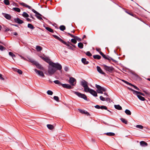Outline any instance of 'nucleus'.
Segmentation results:
<instances>
[{
  "mask_svg": "<svg viewBox=\"0 0 150 150\" xmlns=\"http://www.w3.org/2000/svg\"><path fill=\"white\" fill-rule=\"evenodd\" d=\"M47 63L49 64L48 73L51 75L54 74L57 69L60 70L62 69L61 65L58 63H54L50 59L47 57Z\"/></svg>",
  "mask_w": 150,
  "mask_h": 150,
  "instance_id": "1",
  "label": "nucleus"
},
{
  "mask_svg": "<svg viewBox=\"0 0 150 150\" xmlns=\"http://www.w3.org/2000/svg\"><path fill=\"white\" fill-rule=\"evenodd\" d=\"M96 86L97 88V92L98 93H103V92L102 91H105V89L101 87L100 86L98 85L97 84H96Z\"/></svg>",
  "mask_w": 150,
  "mask_h": 150,
  "instance_id": "2",
  "label": "nucleus"
},
{
  "mask_svg": "<svg viewBox=\"0 0 150 150\" xmlns=\"http://www.w3.org/2000/svg\"><path fill=\"white\" fill-rule=\"evenodd\" d=\"M74 93L79 97L81 98L86 100H87V97L84 94H82L80 93L75 92Z\"/></svg>",
  "mask_w": 150,
  "mask_h": 150,
  "instance_id": "3",
  "label": "nucleus"
},
{
  "mask_svg": "<svg viewBox=\"0 0 150 150\" xmlns=\"http://www.w3.org/2000/svg\"><path fill=\"white\" fill-rule=\"evenodd\" d=\"M103 66L104 69L106 71H108L109 72H111L114 69V68H113L112 67L107 66L105 64L103 65Z\"/></svg>",
  "mask_w": 150,
  "mask_h": 150,
  "instance_id": "4",
  "label": "nucleus"
},
{
  "mask_svg": "<svg viewBox=\"0 0 150 150\" xmlns=\"http://www.w3.org/2000/svg\"><path fill=\"white\" fill-rule=\"evenodd\" d=\"M76 80L75 79L72 77H71L69 78V82L71 85L74 86L76 83Z\"/></svg>",
  "mask_w": 150,
  "mask_h": 150,
  "instance_id": "5",
  "label": "nucleus"
},
{
  "mask_svg": "<svg viewBox=\"0 0 150 150\" xmlns=\"http://www.w3.org/2000/svg\"><path fill=\"white\" fill-rule=\"evenodd\" d=\"M34 70L35 72L38 75L42 77H43L44 76V74L43 72L41 71L40 70H38L36 69H35Z\"/></svg>",
  "mask_w": 150,
  "mask_h": 150,
  "instance_id": "6",
  "label": "nucleus"
},
{
  "mask_svg": "<svg viewBox=\"0 0 150 150\" xmlns=\"http://www.w3.org/2000/svg\"><path fill=\"white\" fill-rule=\"evenodd\" d=\"M62 86L64 88H66L69 89L72 88V87L69 84H62Z\"/></svg>",
  "mask_w": 150,
  "mask_h": 150,
  "instance_id": "7",
  "label": "nucleus"
},
{
  "mask_svg": "<svg viewBox=\"0 0 150 150\" xmlns=\"http://www.w3.org/2000/svg\"><path fill=\"white\" fill-rule=\"evenodd\" d=\"M34 64L36 66V67L39 69H43V67L41 66V65L36 61L35 62V63Z\"/></svg>",
  "mask_w": 150,
  "mask_h": 150,
  "instance_id": "8",
  "label": "nucleus"
},
{
  "mask_svg": "<svg viewBox=\"0 0 150 150\" xmlns=\"http://www.w3.org/2000/svg\"><path fill=\"white\" fill-rule=\"evenodd\" d=\"M97 71L100 73L104 75L105 74V73H104L102 70L101 69L100 67L99 66H97Z\"/></svg>",
  "mask_w": 150,
  "mask_h": 150,
  "instance_id": "9",
  "label": "nucleus"
},
{
  "mask_svg": "<svg viewBox=\"0 0 150 150\" xmlns=\"http://www.w3.org/2000/svg\"><path fill=\"white\" fill-rule=\"evenodd\" d=\"M81 85L83 87V88L88 85V83L84 80L81 81Z\"/></svg>",
  "mask_w": 150,
  "mask_h": 150,
  "instance_id": "10",
  "label": "nucleus"
},
{
  "mask_svg": "<svg viewBox=\"0 0 150 150\" xmlns=\"http://www.w3.org/2000/svg\"><path fill=\"white\" fill-rule=\"evenodd\" d=\"M89 93L95 96H97V94L96 92L93 89H91Z\"/></svg>",
  "mask_w": 150,
  "mask_h": 150,
  "instance_id": "11",
  "label": "nucleus"
},
{
  "mask_svg": "<svg viewBox=\"0 0 150 150\" xmlns=\"http://www.w3.org/2000/svg\"><path fill=\"white\" fill-rule=\"evenodd\" d=\"M15 21L16 22L19 24H22L23 23V21L18 18H17L16 19H15Z\"/></svg>",
  "mask_w": 150,
  "mask_h": 150,
  "instance_id": "12",
  "label": "nucleus"
},
{
  "mask_svg": "<svg viewBox=\"0 0 150 150\" xmlns=\"http://www.w3.org/2000/svg\"><path fill=\"white\" fill-rule=\"evenodd\" d=\"M84 91L85 92H89L91 89H90L88 86V85L84 88Z\"/></svg>",
  "mask_w": 150,
  "mask_h": 150,
  "instance_id": "13",
  "label": "nucleus"
},
{
  "mask_svg": "<svg viewBox=\"0 0 150 150\" xmlns=\"http://www.w3.org/2000/svg\"><path fill=\"white\" fill-rule=\"evenodd\" d=\"M84 91L85 92H89L91 89H90L88 86V85L84 88Z\"/></svg>",
  "mask_w": 150,
  "mask_h": 150,
  "instance_id": "14",
  "label": "nucleus"
},
{
  "mask_svg": "<svg viewBox=\"0 0 150 150\" xmlns=\"http://www.w3.org/2000/svg\"><path fill=\"white\" fill-rule=\"evenodd\" d=\"M53 36L56 39L58 40L59 41H60V42H62L63 43H65L64 42V41L61 38H60L59 37L56 35H53Z\"/></svg>",
  "mask_w": 150,
  "mask_h": 150,
  "instance_id": "15",
  "label": "nucleus"
},
{
  "mask_svg": "<svg viewBox=\"0 0 150 150\" xmlns=\"http://www.w3.org/2000/svg\"><path fill=\"white\" fill-rule=\"evenodd\" d=\"M140 145L142 146H147L148 145L147 143L143 141H142L140 142Z\"/></svg>",
  "mask_w": 150,
  "mask_h": 150,
  "instance_id": "16",
  "label": "nucleus"
},
{
  "mask_svg": "<svg viewBox=\"0 0 150 150\" xmlns=\"http://www.w3.org/2000/svg\"><path fill=\"white\" fill-rule=\"evenodd\" d=\"M3 15L4 17L7 19L10 20L11 18V16L10 15L6 13H3Z\"/></svg>",
  "mask_w": 150,
  "mask_h": 150,
  "instance_id": "17",
  "label": "nucleus"
},
{
  "mask_svg": "<svg viewBox=\"0 0 150 150\" xmlns=\"http://www.w3.org/2000/svg\"><path fill=\"white\" fill-rule=\"evenodd\" d=\"M100 54L104 58L108 59L109 60H110V59L107 57L106 55H105L102 52H100Z\"/></svg>",
  "mask_w": 150,
  "mask_h": 150,
  "instance_id": "18",
  "label": "nucleus"
},
{
  "mask_svg": "<svg viewBox=\"0 0 150 150\" xmlns=\"http://www.w3.org/2000/svg\"><path fill=\"white\" fill-rule=\"evenodd\" d=\"M20 4L21 5L23 6H24L26 8H27L29 9H30L31 7L27 4L24 3H20Z\"/></svg>",
  "mask_w": 150,
  "mask_h": 150,
  "instance_id": "19",
  "label": "nucleus"
},
{
  "mask_svg": "<svg viewBox=\"0 0 150 150\" xmlns=\"http://www.w3.org/2000/svg\"><path fill=\"white\" fill-rule=\"evenodd\" d=\"M47 128L50 130H52L54 128V126L50 124H47Z\"/></svg>",
  "mask_w": 150,
  "mask_h": 150,
  "instance_id": "20",
  "label": "nucleus"
},
{
  "mask_svg": "<svg viewBox=\"0 0 150 150\" xmlns=\"http://www.w3.org/2000/svg\"><path fill=\"white\" fill-rule=\"evenodd\" d=\"M114 107L117 109L118 110H121L122 109V107L120 105H115Z\"/></svg>",
  "mask_w": 150,
  "mask_h": 150,
  "instance_id": "21",
  "label": "nucleus"
},
{
  "mask_svg": "<svg viewBox=\"0 0 150 150\" xmlns=\"http://www.w3.org/2000/svg\"><path fill=\"white\" fill-rule=\"evenodd\" d=\"M36 49L38 52L42 50V48L40 46L37 45L36 47Z\"/></svg>",
  "mask_w": 150,
  "mask_h": 150,
  "instance_id": "22",
  "label": "nucleus"
},
{
  "mask_svg": "<svg viewBox=\"0 0 150 150\" xmlns=\"http://www.w3.org/2000/svg\"><path fill=\"white\" fill-rule=\"evenodd\" d=\"M105 134L108 136H113L115 135V134L113 132H109L105 133Z\"/></svg>",
  "mask_w": 150,
  "mask_h": 150,
  "instance_id": "23",
  "label": "nucleus"
},
{
  "mask_svg": "<svg viewBox=\"0 0 150 150\" xmlns=\"http://www.w3.org/2000/svg\"><path fill=\"white\" fill-rule=\"evenodd\" d=\"M81 61L82 63L84 64H87L88 63V62L86 61V59L85 58H82L81 59Z\"/></svg>",
  "mask_w": 150,
  "mask_h": 150,
  "instance_id": "24",
  "label": "nucleus"
},
{
  "mask_svg": "<svg viewBox=\"0 0 150 150\" xmlns=\"http://www.w3.org/2000/svg\"><path fill=\"white\" fill-rule=\"evenodd\" d=\"M28 60L27 61H28L30 62H31L32 63L34 64L35 63V61H34L33 59H32L31 58H29L28 57Z\"/></svg>",
  "mask_w": 150,
  "mask_h": 150,
  "instance_id": "25",
  "label": "nucleus"
},
{
  "mask_svg": "<svg viewBox=\"0 0 150 150\" xmlns=\"http://www.w3.org/2000/svg\"><path fill=\"white\" fill-rule=\"evenodd\" d=\"M93 57L94 59H99L101 58L100 56L98 55H96L93 56Z\"/></svg>",
  "mask_w": 150,
  "mask_h": 150,
  "instance_id": "26",
  "label": "nucleus"
},
{
  "mask_svg": "<svg viewBox=\"0 0 150 150\" xmlns=\"http://www.w3.org/2000/svg\"><path fill=\"white\" fill-rule=\"evenodd\" d=\"M13 10L17 12H20L21 11L20 9L18 8L15 7L13 8Z\"/></svg>",
  "mask_w": 150,
  "mask_h": 150,
  "instance_id": "27",
  "label": "nucleus"
},
{
  "mask_svg": "<svg viewBox=\"0 0 150 150\" xmlns=\"http://www.w3.org/2000/svg\"><path fill=\"white\" fill-rule=\"evenodd\" d=\"M54 82L55 83L58 84L59 86H62V84L61 83V82L60 81L58 80H55L54 81Z\"/></svg>",
  "mask_w": 150,
  "mask_h": 150,
  "instance_id": "28",
  "label": "nucleus"
},
{
  "mask_svg": "<svg viewBox=\"0 0 150 150\" xmlns=\"http://www.w3.org/2000/svg\"><path fill=\"white\" fill-rule=\"evenodd\" d=\"M137 97H138V98L140 100H141L144 101L145 100V98L144 97H142V96H141L140 95H137Z\"/></svg>",
  "mask_w": 150,
  "mask_h": 150,
  "instance_id": "29",
  "label": "nucleus"
},
{
  "mask_svg": "<svg viewBox=\"0 0 150 150\" xmlns=\"http://www.w3.org/2000/svg\"><path fill=\"white\" fill-rule=\"evenodd\" d=\"M22 16L24 17H25H25H29V16L28 15V14L27 13H26V12H23V14H22Z\"/></svg>",
  "mask_w": 150,
  "mask_h": 150,
  "instance_id": "30",
  "label": "nucleus"
},
{
  "mask_svg": "<svg viewBox=\"0 0 150 150\" xmlns=\"http://www.w3.org/2000/svg\"><path fill=\"white\" fill-rule=\"evenodd\" d=\"M8 54L9 55L11 56L12 57V58L13 59H14L13 58L15 57H16L15 55L12 52H9L8 53Z\"/></svg>",
  "mask_w": 150,
  "mask_h": 150,
  "instance_id": "31",
  "label": "nucleus"
},
{
  "mask_svg": "<svg viewBox=\"0 0 150 150\" xmlns=\"http://www.w3.org/2000/svg\"><path fill=\"white\" fill-rule=\"evenodd\" d=\"M120 120L122 121V122L124 123L125 124H127V121L125 120V119L123 118H121L120 119Z\"/></svg>",
  "mask_w": 150,
  "mask_h": 150,
  "instance_id": "32",
  "label": "nucleus"
},
{
  "mask_svg": "<svg viewBox=\"0 0 150 150\" xmlns=\"http://www.w3.org/2000/svg\"><path fill=\"white\" fill-rule=\"evenodd\" d=\"M64 42L65 43H64V44L68 46V48L70 49L73 50L72 47L70 45L68 44H67L66 42L64 41Z\"/></svg>",
  "mask_w": 150,
  "mask_h": 150,
  "instance_id": "33",
  "label": "nucleus"
},
{
  "mask_svg": "<svg viewBox=\"0 0 150 150\" xmlns=\"http://www.w3.org/2000/svg\"><path fill=\"white\" fill-rule=\"evenodd\" d=\"M59 28L62 31H64L65 29L66 28L64 25H62L60 26Z\"/></svg>",
  "mask_w": 150,
  "mask_h": 150,
  "instance_id": "34",
  "label": "nucleus"
},
{
  "mask_svg": "<svg viewBox=\"0 0 150 150\" xmlns=\"http://www.w3.org/2000/svg\"><path fill=\"white\" fill-rule=\"evenodd\" d=\"M35 16L38 19L40 20H41L42 19V18L41 17V15L39 13H38L37 14L35 15Z\"/></svg>",
  "mask_w": 150,
  "mask_h": 150,
  "instance_id": "35",
  "label": "nucleus"
},
{
  "mask_svg": "<svg viewBox=\"0 0 150 150\" xmlns=\"http://www.w3.org/2000/svg\"><path fill=\"white\" fill-rule=\"evenodd\" d=\"M78 46L79 48L82 49L83 47V45L82 43L79 42L78 43Z\"/></svg>",
  "mask_w": 150,
  "mask_h": 150,
  "instance_id": "36",
  "label": "nucleus"
},
{
  "mask_svg": "<svg viewBox=\"0 0 150 150\" xmlns=\"http://www.w3.org/2000/svg\"><path fill=\"white\" fill-rule=\"evenodd\" d=\"M28 27L31 29H33L34 28L33 26L30 23L28 24Z\"/></svg>",
  "mask_w": 150,
  "mask_h": 150,
  "instance_id": "37",
  "label": "nucleus"
},
{
  "mask_svg": "<svg viewBox=\"0 0 150 150\" xmlns=\"http://www.w3.org/2000/svg\"><path fill=\"white\" fill-rule=\"evenodd\" d=\"M129 89L131 91H133V93L134 94L135 93H137V94H139V92L135 91V90H133V89H132V88H129Z\"/></svg>",
  "mask_w": 150,
  "mask_h": 150,
  "instance_id": "38",
  "label": "nucleus"
},
{
  "mask_svg": "<svg viewBox=\"0 0 150 150\" xmlns=\"http://www.w3.org/2000/svg\"><path fill=\"white\" fill-rule=\"evenodd\" d=\"M4 3L6 5H8L10 4L8 0H4Z\"/></svg>",
  "mask_w": 150,
  "mask_h": 150,
  "instance_id": "39",
  "label": "nucleus"
},
{
  "mask_svg": "<svg viewBox=\"0 0 150 150\" xmlns=\"http://www.w3.org/2000/svg\"><path fill=\"white\" fill-rule=\"evenodd\" d=\"M78 111H77L79 112H88L87 111H86V112H85V111L81 109H78Z\"/></svg>",
  "mask_w": 150,
  "mask_h": 150,
  "instance_id": "40",
  "label": "nucleus"
},
{
  "mask_svg": "<svg viewBox=\"0 0 150 150\" xmlns=\"http://www.w3.org/2000/svg\"><path fill=\"white\" fill-rule=\"evenodd\" d=\"M136 127L140 129H142L143 128V127L142 126L140 125H137Z\"/></svg>",
  "mask_w": 150,
  "mask_h": 150,
  "instance_id": "41",
  "label": "nucleus"
},
{
  "mask_svg": "<svg viewBox=\"0 0 150 150\" xmlns=\"http://www.w3.org/2000/svg\"><path fill=\"white\" fill-rule=\"evenodd\" d=\"M130 86H132L134 88H135L136 89V90H137L139 91V90H140L136 86L133 85V84H131V85Z\"/></svg>",
  "mask_w": 150,
  "mask_h": 150,
  "instance_id": "42",
  "label": "nucleus"
},
{
  "mask_svg": "<svg viewBox=\"0 0 150 150\" xmlns=\"http://www.w3.org/2000/svg\"><path fill=\"white\" fill-rule=\"evenodd\" d=\"M54 99L57 101H59V98L58 96H54Z\"/></svg>",
  "mask_w": 150,
  "mask_h": 150,
  "instance_id": "43",
  "label": "nucleus"
},
{
  "mask_svg": "<svg viewBox=\"0 0 150 150\" xmlns=\"http://www.w3.org/2000/svg\"><path fill=\"white\" fill-rule=\"evenodd\" d=\"M53 93V92L50 90L47 91V94L49 95H52Z\"/></svg>",
  "mask_w": 150,
  "mask_h": 150,
  "instance_id": "44",
  "label": "nucleus"
},
{
  "mask_svg": "<svg viewBox=\"0 0 150 150\" xmlns=\"http://www.w3.org/2000/svg\"><path fill=\"white\" fill-rule=\"evenodd\" d=\"M100 108L101 109L107 110V108L105 106H101L100 107Z\"/></svg>",
  "mask_w": 150,
  "mask_h": 150,
  "instance_id": "45",
  "label": "nucleus"
},
{
  "mask_svg": "<svg viewBox=\"0 0 150 150\" xmlns=\"http://www.w3.org/2000/svg\"><path fill=\"white\" fill-rule=\"evenodd\" d=\"M16 70H17L18 73L19 74H22V71L21 70L17 69H16Z\"/></svg>",
  "mask_w": 150,
  "mask_h": 150,
  "instance_id": "46",
  "label": "nucleus"
},
{
  "mask_svg": "<svg viewBox=\"0 0 150 150\" xmlns=\"http://www.w3.org/2000/svg\"><path fill=\"white\" fill-rule=\"evenodd\" d=\"M86 54V55L88 56H92L91 54L89 51L87 52Z\"/></svg>",
  "mask_w": 150,
  "mask_h": 150,
  "instance_id": "47",
  "label": "nucleus"
},
{
  "mask_svg": "<svg viewBox=\"0 0 150 150\" xmlns=\"http://www.w3.org/2000/svg\"><path fill=\"white\" fill-rule=\"evenodd\" d=\"M47 31L51 33H53V30L52 29L49 27H47Z\"/></svg>",
  "mask_w": 150,
  "mask_h": 150,
  "instance_id": "48",
  "label": "nucleus"
},
{
  "mask_svg": "<svg viewBox=\"0 0 150 150\" xmlns=\"http://www.w3.org/2000/svg\"><path fill=\"white\" fill-rule=\"evenodd\" d=\"M71 41L72 42L74 43L75 44L77 42V41H76V40L75 39H72L71 40Z\"/></svg>",
  "mask_w": 150,
  "mask_h": 150,
  "instance_id": "49",
  "label": "nucleus"
},
{
  "mask_svg": "<svg viewBox=\"0 0 150 150\" xmlns=\"http://www.w3.org/2000/svg\"><path fill=\"white\" fill-rule=\"evenodd\" d=\"M122 81H123V82H124L125 83H126L127 84H128V85H131V83L128 82L127 81H125L124 80H122Z\"/></svg>",
  "mask_w": 150,
  "mask_h": 150,
  "instance_id": "50",
  "label": "nucleus"
},
{
  "mask_svg": "<svg viewBox=\"0 0 150 150\" xmlns=\"http://www.w3.org/2000/svg\"><path fill=\"white\" fill-rule=\"evenodd\" d=\"M5 49V48L2 45H0V50L1 51H3Z\"/></svg>",
  "mask_w": 150,
  "mask_h": 150,
  "instance_id": "51",
  "label": "nucleus"
},
{
  "mask_svg": "<svg viewBox=\"0 0 150 150\" xmlns=\"http://www.w3.org/2000/svg\"><path fill=\"white\" fill-rule=\"evenodd\" d=\"M40 57L44 60L47 62V59L46 58V57H44L42 56H40Z\"/></svg>",
  "mask_w": 150,
  "mask_h": 150,
  "instance_id": "52",
  "label": "nucleus"
},
{
  "mask_svg": "<svg viewBox=\"0 0 150 150\" xmlns=\"http://www.w3.org/2000/svg\"><path fill=\"white\" fill-rule=\"evenodd\" d=\"M100 100L102 101H104L105 100V98L102 96H100Z\"/></svg>",
  "mask_w": 150,
  "mask_h": 150,
  "instance_id": "53",
  "label": "nucleus"
},
{
  "mask_svg": "<svg viewBox=\"0 0 150 150\" xmlns=\"http://www.w3.org/2000/svg\"><path fill=\"white\" fill-rule=\"evenodd\" d=\"M68 34L69 35L72 37L74 38H76V36L73 35L71 34L70 33H68Z\"/></svg>",
  "mask_w": 150,
  "mask_h": 150,
  "instance_id": "54",
  "label": "nucleus"
},
{
  "mask_svg": "<svg viewBox=\"0 0 150 150\" xmlns=\"http://www.w3.org/2000/svg\"><path fill=\"white\" fill-rule=\"evenodd\" d=\"M32 11L34 13H35L36 14L35 15H37V14L38 13V12H37L35 10H34V9H32Z\"/></svg>",
  "mask_w": 150,
  "mask_h": 150,
  "instance_id": "55",
  "label": "nucleus"
},
{
  "mask_svg": "<svg viewBox=\"0 0 150 150\" xmlns=\"http://www.w3.org/2000/svg\"><path fill=\"white\" fill-rule=\"evenodd\" d=\"M2 75L1 74H0V79L1 80H4V79L3 77H2Z\"/></svg>",
  "mask_w": 150,
  "mask_h": 150,
  "instance_id": "56",
  "label": "nucleus"
},
{
  "mask_svg": "<svg viewBox=\"0 0 150 150\" xmlns=\"http://www.w3.org/2000/svg\"><path fill=\"white\" fill-rule=\"evenodd\" d=\"M74 38L75 39H76L77 40L79 41H81V39H80V38L78 37L77 36H76V38Z\"/></svg>",
  "mask_w": 150,
  "mask_h": 150,
  "instance_id": "57",
  "label": "nucleus"
},
{
  "mask_svg": "<svg viewBox=\"0 0 150 150\" xmlns=\"http://www.w3.org/2000/svg\"><path fill=\"white\" fill-rule=\"evenodd\" d=\"M95 107L96 108L99 109L100 108V107L98 105H97L95 106Z\"/></svg>",
  "mask_w": 150,
  "mask_h": 150,
  "instance_id": "58",
  "label": "nucleus"
},
{
  "mask_svg": "<svg viewBox=\"0 0 150 150\" xmlns=\"http://www.w3.org/2000/svg\"><path fill=\"white\" fill-rule=\"evenodd\" d=\"M19 56H20L21 57V58L22 59H23L24 60H26V61H27L28 60L27 59H26V58H24L22 56H21V55H19Z\"/></svg>",
  "mask_w": 150,
  "mask_h": 150,
  "instance_id": "59",
  "label": "nucleus"
},
{
  "mask_svg": "<svg viewBox=\"0 0 150 150\" xmlns=\"http://www.w3.org/2000/svg\"><path fill=\"white\" fill-rule=\"evenodd\" d=\"M69 70V68L67 67H65L64 68V70L65 71H67Z\"/></svg>",
  "mask_w": 150,
  "mask_h": 150,
  "instance_id": "60",
  "label": "nucleus"
},
{
  "mask_svg": "<svg viewBox=\"0 0 150 150\" xmlns=\"http://www.w3.org/2000/svg\"><path fill=\"white\" fill-rule=\"evenodd\" d=\"M125 112H131L129 110L127 109L125 110Z\"/></svg>",
  "mask_w": 150,
  "mask_h": 150,
  "instance_id": "61",
  "label": "nucleus"
},
{
  "mask_svg": "<svg viewBox=\"0 0 150 150\" xmlns=\"http://www.w3.org/2000/svg\"><path fill=\"white\" fill-rule=\"evenodd\" d=\"M139 94L143 96H144V95L143 93L140 92H139Z\"/></svg>",
  "mask_w": 150,
  "mask_h": 150,
  "instance_id": "62",
  "label": "nucleus"
},
{
  "mask_svg": "<svg viewBox=\"0 0 150 150\" xmlns=\"http://www.w3.org/2000/svg\"><path fill=\"white\" fill-rule=\"evenodd\" d=\"M84 114L86 115L87 116L90 115V113H84Z\"/></svg>",
  "mask_w": 150,
  "mask_h": 150,
  "instance_id": "63",
  "label": "nucleus"
},
{
  "mask_svg": "<svg viewBox=\"0 0 150 150\" xmlns=\"http://www.w3.org/2000/svg\"><path fill=\"white\" fill-rule=\"evenodd\" d=\"M26 20L28 21H31V20L29 18H27Z\"/></svg>",
  "mask_w": 150,
  "mask_h": 150,
  "instance_id": "64",
  "label": "nucleus"
}]
</instances>
